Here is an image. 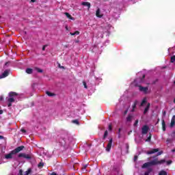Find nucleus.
Returning a JSON list of instances; mask_svg holds the SVG:
<instances>
[{"mask_svg": "<svg viewBox=\"0 0 175 175\" xmlns=\"http://www.w3.org/2000/svg\"><path fill=\"white\" fill-rule=\"evenodd\" d=\"M124 116L126 115V114H128V109L126 110V111H124Z\"/></svg>", "mask_w": 175, "mask_h": 175, "instance_id": "46", "label": "nucleus"}, {"mask_svg": "<svg viewBox=\"0 0 175 175\" xmlns=\"http://www.w3.org/2000/svg\"><path fill=\"white\" fill-rule=\"evenodd\" d=\"M33 72V70L32 68L26 69V73H27V75H32Z\"/></svg>", "mask_w": 175, "mask_h": 175, "instance_id": "18", "label": "nucleus"}, {"mask_svg": "<svg viewBox=\"0 0 175 175\" xmlns=\"http://www.w3.org/2000/svg\"><path fill=\"white\" fill-rule=\"evenodd\" d=\"M96 17H99V18H101L102 15H100V10L98 8V10L96 12Z\"/></svg>", "mask_w": 175, "mask_h": 175, "instance_id": "16", "label": "nucleus"}, {"mask_svg": "<svg viewBox=\"0 0 175 175\" xmlns=\"http://www.w3.org/2000/svg\"><path fill=\"white\" fill-rule=\"evenodd\" d=\"M137 105V100H136L133 105V109L131 110V111H135V109H136Z\"/></svg>", "mask_w": 175, "mask_h": 175, "instance_id": "19", "label": "nucleus"}, {"mask_svg": "<svg viewBox=\"0 0 175 175\" xmlns=\"http://www.w3.org/2000/svg\"><path fill=\"white\" fill-rule=\"evenodd\" d=\"M72 124H76V125H80V122H79V120H74L72 121Z\"/></svg>", "mask_w": 175, "mask_h": 175, "instance_id": "27", "label": "nucleus"}, {"mask_svg": "<svg viewBox=\"0 0 175 175\" xmlns=\"http://www.w3.org/2000/svg\"><path fill=\"white\" fill-rule=\"evenodd\" d=\"M108 135H109V132H108L107 130V131H105V133H104V135H103V139H106V137H107Z\"/></svg>", "mask_w": 175, "mask_h": 175, "instance_id": "26", "label": "nucleus"}, {"mask_svg": "<svg viewBox=\"0 0 175 175\" xmlns=\"http://www.w3.org/2000/svg\"><path fill=\"white\" fill-rule=\"evenodd\" d=\"M148 110H150V108L146 107L144 111V114H146L147 111H148Z\"/></svg>", "mask_w": 175, "mask_h": 175, "instance_id": "33", "label": "nucleus"}, {"mask_svg": "<svg viewBox=\"0 0 175 175\" xmlns=\"http://www.w3.org/2000/svg\"><path fill=\"white\" fill-rule=\"evenodd\" d=\"M163 152L160 151L157 153V155L153 156L152 158L154 159L153 161L145 163L142 165V169H146V167H150V166H155L157 165H162L166 162V160L165 159H161V160H158V157L159 155H162V153Z\"/></svg>", "mask_w": 175, "mask_h": 175, "instance_id": "1", "label": "nucleus"}, {"mask_svg": "<svg viewBox=\"0 0 175 175\" xmlns=\"http://www.w3.org/2000/svg\"><path fill=\"white\" fill-rule=\"evenodd\" d=\"M23 150H24V146L17 147L14 150H12L9 154H5V159H12V158H13V155H16V154H18L20 151H23Z\"/></svg>", "mask_w": 175, "mask_h": 175, "instance_id": "2", "label": "nucleus"}, {"mask_svg": "<svg viewBox=\"0 0 175 175\" xmlns=\"http://www.w3.org/2000/svg\"><path fill=\"white\" fill-rule=\"evenodd\" d=\"M175 150H172V152H174Z\"/></svg>", "mask_w": 175, "mask_h": 175, "instance_id": "56", "label": "nucleus"}, {"mask_svg": "<svg viewBox=\"0 0 175 175\" xmlns=\"http://www.w3.org/2000/svg\"><path fill=\"white\" fill-rule=\"evenodd\" d=\"M18 157V158H25V159H31V158H32L31 155L25 153H20Z\"/></svg>", "mask_w": 175, "mask_h": 175, "instance_id": "4", "label": "nucleus"}, {"mask_svg": "<svg viewBox=\"0 0 175 175\" xmlns=\"http://www.w3.org/2000/svg\"><path fill=\"white\" fill-rule=\"evenodd\" d=\"M121 129H118V138L120 139V137H121Z\"/></svg>", "mask_w": 175, "mask_h": 175, "instance_id": "35", "label": "nucleus"}, {"mask_svg": "<svg viewBox=\"0 0 175 175\" xmlns=\"http://www.w3.org/2000/svg\"><path fill=\"white\" fill-rule=\"evenodd\" d=\"M31 2H32L33 3L36 2V0H31Z\"/></svg>", "mask_w": 175, "mask_h": 175, "instance_id": "51", "label": "nucleus"}, {"mask_svg": "<svg viewBox=\"0 0 175 175\" xmlns=\"http://www.w3.org/2000/svg\"><path fill=\"white\" fill-rule=\"evenodd\" d=\"M0 139H5V137L3 136H2V135H0Z\"/></svg>", "mask_w": 175, "mask_h": 175, "instance_id": "48", "label": "nucleus"}, {"mask_svg": "<svg viewBox=\"0 0 175 175\" xmlns=\"http://www.w3.org/2000/svg\"><path fill=\"white\" fill-rule=\"evenodd\" d=\"M11 106H12V103H9L8 105V107H11Z\"/></svg>", "mask_w": 175, "mask_h": 175, "instance_id": "47", "label": "nucleus"}, {"mask_svg": "<svg viewBox=\"0 0 175 175\" xmlns=\"http://www.w3.org/2000/svg\"><path fill=\"white\" fill-rule=\"evenodd\" d=\"M174 84L175 85V81H174Z\"/></svg>", "mask_w": 175, "mask_h": 175, "instance_id": "58", "label": "nucleus"}, {"mask_svg": "<svg viewBox=\"0 0 175 175\" xmlns=\"http://www.w3.org/2000/svg\"><path fill=\"white\" fill-rule=\"evenodd\" d=\"M21 131H22L23 133H27V131L25 129H21Z\"/></svg>", "mask_w": 175, "mask_h": 175, "instance_id": "37", "label": "nucleus"}, {"mask_svg": "<svg viewBox=\"0 0 175 175\" xmlns=\"http://www.w3.org/2000/svg\"><path fill=\"white\" fill-rule=\"evenodd\" d=\"M159 151V148H154V149H152L151 150H149L147 152V154L148 155H151V154H155V152H158Z\"/></svg>", "mask_w": 175, "mask_h": 175, "instance_id": "9", "label": "nucleus"}, {"mask_svg": "<svg viewBox=\"0 0 175 175\" xmlns=\"http://www.w3.org/2000/svg\"><path fill=\"white\" fill-rule=\"evenodd\" d=\"M174 124H175V116H173L171 120V123H170L171 128H173V126H174Z\"/></svg>", "mask_w": 175, "mask_h": 175, "instance_id": "14", "label": "nucleus"}, {"mask_svg": "<svg viewBox=\"0 0 175 175\" xmlns=\"http://www.w3.org/2000/svg\"><path fill=\"white\" fill-rule=\"evenodd\" d=\"M0 100H3V97L0 96Z\"/></svg>", "mask_w": 175, "mask_h": 175, "instance_id": "50", "label": "nucleus"}, {"mask_svg": "<svg viewBox=\"0 0 175 175\" xmlns=\"http://www.w3.org/2000/svg\"><path fill=\"white\" fill-rule=\"evenodd\" d=\"M32 172V170L31 168H29L28 170L24 172L23 174V170H19V175H29V174Z\"/></svg>", "mask_w": 175, "mask_h": 175, "instance_id": "7", "label": "nucleus"}, {"mask_svg": "<svg viewBox=\"0 0 175 175\" xmlns=\"http://www.w3.org/2000/svg\"><path fill=\"white\" fill-rule=\"evenodd\" d=\"M47 47V45H44L42 46V51H44L46 50V48Z\"/></svg>", "mask_w": 175, "mask_h": 175, "instance_id": "38", "label": "nucleus"}, {"mask_svg": "<svg viewBox=\"0 0 175 175\" xmlns=\"http://www.w3.org/2000/svg\"><path fill=\"white\" fill-rule=\"evenodd\" d=\"M145 169H147V171L145 172L144 175H150V173L153 170L150 167H146Z\"/></svg>", "mask_w": 175, "mask_h": 175, "instance_id": "11", "label": "nucleus"}, {"mask_svg": "<svg viewBox=\"0 0 175 175\" xmlns=\"http://www.w3.org/2000/svg\"><path fill=\"white\" fill-rule=\"evenodd\" d=\"M8 64H9V62H6V63H5V65H8Z\"/></svg>", "mask_w": 175, "mask_h": 175, "instance_id": "54", "label": "nucleus"}, {"mask_svg": "<svg viewBox=\"0 0 175 175\" xmlns=\"http://www.w3.org/2000/svg\"><path fill=\"white\" fill-rule=\"evenodd\" d=\"M145 103H147V98H144L142 100L140 106H144Z\"/></svg>", "mask_w": 175, "mask_h": 175, "instance_id": "23", "label": "nucleus"}, {"mask_svg": "<svg viewBox=\"0 0 175 175\" xmlns=\"http://www.w3.org/2000/svg\"><path fill=\"white\" fill-rule=\"evenodd\" d=\"M170 62H172V64L175 62V55L171 57Z\"/></svg>", "mask_w": 175, "mask_h": 175, "instance_id": "29", "label": "nucleus"}, {"mask_svg": "<svg viewBox=\"0 0 175 175\" xmlns=\"http://www.w3.org/2000/svg\"><path fill=\"white\" fill-rule=\"evenodd\" d=\"M170 136H171L172 139H174L175 138V131H172Z\"/></svg>", "mask_w": 175, "mask_h": 175, "instance_id": "28", "label": "nucleus"}, {"mask_svg": "<svg viewBox=\"0 0 175 175\" xmlns=\"http://www.w3.org/2000/svg\"><path fill=\"white\" fill-rule=\"evenodd\" d=\"M0 114H3V110H0Z\"/></svg>", "mask_w": 175, "mask_h": 175, "instance_id": "52", "label": "nucleus"}, {"mask_svg": "<svg viewBox=\"0 0 175 175\" xmlns=\"http://www.w3.org/2000/svg\"><path fill=\"white\" fill-rule=\"evenodd\" d=\"M172 140H173L172 138H167V139H166V142H167V144L172 143Z\"/></svg>", "mask_w": 175, "mask_h": 175, "instance_id": "31", "label": "nucleus"}, {"mask_svg": "<svg viewBox=\"0 0 175 175\" xmlns=\"http://www.w3.org/2000/svg\"><path fill=\"white\" fill-rule=\"evenodd\" d=\"M150 106H151V104L150 103H148L146 107H148V109H150Z\"/></svg>", "mask_w": 175, "mask_h": 175, "instance_id": "45", "label": "nucleus"}, {"mask_svg": "<svg viewBox=\"0 0 175 175\" xmlns=\"http://www.w3.org/2000/svg\"><path fill=\"white\" fill-rule=\"evenodd\" d=\"M113 145V138L110 139L108 144L107 145L106 151L109 152L111 150V146Z\"/></svg>", "mask_w": 175, "mask_h": 175, "instance_id": "6", "label": "nucleus"}, {"mask_svg": "<svg viewBox=\"0 0 175 175\" xmlns=\"http://www.w3.org/2000/svg\"><path fill=\"white\" fill-rule=\"evenodd\" d=\"M81 5L83 6H87L88 9H90L91 8V3H90V2H82Z\"/></svg>", "mask_w": 175, "mask_h": 175, "instance_id": "12", "label": "nucleus"}, {"mask_svg": "<svg viewBox=\"0 0 175 175\" xmlns=\"http://www.w3.org/2000/svg\"><path fill=\"white\" fill-rule=\"evenodd\" d=\"M163 117H166V111H164L163 112Z\"/></svg>", "mask_w": 175, "mask_h": 175, "instance_id": "43", "label": "nucleus"}, {"mask_svg": "<svg viewBox=\"0 0 175 175\" xmlns=\"http://www.w3.org/2000/svg\"><path fill=\"white\" fill-rule=\"evenodd\" d=\"M148 129H150L148 126H147V125L143 126V127L142 129V135H147V133H148Z\"/></svg>", "mask_w": 175, "mask_h": 175, "instance_id": "5", "label": "nucleus"}, {"mask_svg": "<svg viewBox=\"0 0 175 175\" xmlns=\"http://www.w3.org/2000/svg\"><path fill=\"white\" fill-rule=\"evenodd\" d=\"M66 29H68V26L66 27Z\"/></svg>", "mask_w": 175, "mask_h": 175, "instance_id": "55", "label": "nucleus"}, {"mask_svg": "<svg viewBox=\"0 0 175 175\" xmlns=\"http://www.w3.org/2000/svg\"><path fill=\"white\" fill-rule=\"evenodd\" d=\"M64 14L66 16L67 18H69L70 20H75V18H73L70 14L65 12Z\"/></svg>", "mask_w": 175, "mask_h": 175, "instance_id": "15", "label": "nucleus"}, {"mask_svg": "<svg viewBox=\"0 0 175 175\" xmlns=\"http://www.w3.org/2000/svg\"><path fill=\"white\" fill-rule=\"evenodd\" d=\"M35 70L38 72V73H43V70L38 68V67H36L35 68Z\"/></svg>", "mask_w": 175, "mask_h": 175, "instance_id": "25", "label": "nucleus"}, {"mask_svg": "<svg viewBox=\"0 0 175 175\" xmlns=\"http://www.w3.org/2000/svg\"><path fill=\"white\" fill-rule=\"evenodd\" d=\"M159 175H167V172L165 170H161L159 172Z\"/></svg>", "mask_w": 175, "mask_h": 175, "instance_id": "24", "label": "nucleus"}, {"mask_svg": "<svg viewBox=\"0 0 175 175\" xmlns=\"http://www.w3.org/2000/svg\"><path fill=\"white\" fill-rule=\"evenodd\" d=\"M151 133H150L149 136L148 137V138L145 140V142H151Z\"/></svg>", "mask_w": 175, "mask_h": 175, "instance_id": "30", "label": "nucleus"}, {"mask_svg": "<svg viewBox=\"0 0 175 175\" xmlns=\"http://www.w3.org/2000/svg\"><path fill=\"white\" fill-rule=\"evenodd\" d=\"M132 118H133V116L131 114H129L128 116V117L126 118V122H132Z\"/></svg>", "mask_w": 175, "mask_h": 175, "instance_id": "17", "label": "nucleus"}, {"mask_svg": "<svg viewBox=\"0 0 175 175\" xmlns=\"http://www.w3.org/2000/svg\"><path fill=\"white\" fill-rule=\"evenodd\" d=\"M44 166V164L42 162L39 163L38 165V167H43Z\"/></svg>", "mask_w": 175, "mask_h": 175, "instance_id": "32", "label": "nucleus"}, {"mask_svg": "<svg viewBox=\"0 0 175 175\" xmlns=\"http://www.w3.org/2000/svg\"><path fill=\"white\" fill-rule=\"evenodd\" d=\"M76 43H79V41H76Z\"/></svg>", "mask_w": 175, "mask_h": 175, "instance_id": "57", "label": "nucleus"}, {"mask_svg": "<svg viewBox=\"0 0 175 175\" xmlns=\"http://www.w3.org/2000/svg\"><path fill=\"white\" fill-rule=\"evenodd\" d=\"M137 124H139V120H136L135 123H134V126H137Z\"/></svg>", "mask_w": 175, "mask_h": 175, "instance_id": "34", "label": "nucleus"}, {"mask_svg": "<svg viewBox=\"0 0 175 175\" xmlns=\"http://www.w3.org/2000/svg\"><path fill=\"white\" fill-rule=\"evenodd\" d=\"M9 76V70H5L3 73L0 76V79H5V77H8Z\"/></svg>", "mask_w": 175, "mask_h": 175, "instance_id": "8", "label": "nucleus"}, {"mask_svg": "<svg viewBox=\"0 0 175 175\" xmlns=\"http://www.w3.org/2000/svg\"><path fill=\"white\" fill-rule=\"evenodd\" d=\"M145 78H146V75H144L142 76V79H145Z\"/></svg>", "mask_w": 175, "mask_h": 175, "instance_id": "53", "label": "nucleus"}, {"mask_svg": "<svg viewBox=\"0 0 175 175\" xmlns=\"http://www.w3.org/2000/svg\"><path fill=\"white\" fill-rule=\"evenodd\" d=\"M162 130L163 132L166 131V123L165 122V120L162 119Z\"/></svg>", "mask_w": 175, "mask_h": 175, "instance_id": "13", "label": "nucleus"}, {"mask_svg": "<svg viewBox=\"0 0 175 175\" xmlns=\"http://www.w3.org/2000/svg\"><path fill=\"white\" fill-rule=\"evenodd\" d=\"M113 129V126H111V124L109 125V131H112Z\"/></svg>", "mask_w": 175, "mask_h": 175, "instance_id": "40", "label": "nucleus"}, {"mask_svg": "<svg viewBox=\"0 0 175 175\" xmlns=\"http://www.w3.org/2000/svg\"><path fill=\"white\" fill-rule=\"evenodd\" d=\"M59 67L61 68V69H65V67L64 66H61V64H59Z\"/></svg>", "mask_w": 175, "mask_h": 175, "instance_id": "44", "label": "nucleus"}, {"mask_svg": "<svg viewBox=\"0 0 175 175\" xmlns=\"http://www.w3.org/2000/svg\"><path fill=\"white\" fill-rule=\"evenodd\" d=\"M51 175H58V174H57V173L55 172H52Z\"/></svg>", "mask_w": 175, "mask_h": 175, "instance_id": "49", "label": "nucleus"}, {"mask_svg": "<svg viewBox=\"0 0 175 175\" xmlns=\"http://www.w3.org/2000/svg\"><path fill=\"white\" fill-rule=\"evenodd\" d=\"M172 162V160H169L166 162V163L167 165H171Z\"/></svg>", "mask_w": 175, "mask_h": 175, "instance_id": "41", "label": "nucleus"}, {"mask_svg": "<svg viewBox=\"0 0 175 175\" xmlns=\"http://www.w3.org/2000/svg\"><path fill=\"white\" fill-rule=\"evenodd\" d=\"M87 166H88V165H85L82 167V172L83 173H86L87 172Z\"/></svg>", "mask_w": 175, "mask_h": 175, "instance_id": "20", "label": "nucleus"}, {"mask_svg": "<svg viewBox=\"0 0 175 175\" xmlns=\"http://www.w3.org/2000/svg\"><path fill=\"white\" fill-rule=\"evenodd\" d=\"M139 87V91H141L142 92H144L145 94H147V91H148V88L143 87L142 85Z\"/></svg>", "mask_w": 175, "mask_h": 175, "instance_id": "10", "label": "nucleus"}, {"mask_svg": "<svg viewBox=\"0 0 175 175\" xmlns=\"http://www.w3.org/2000/svg\"><path fill=\"white\" fill-rule=\"evenodd\" d=\"M46 95H48V96H55V94L51 93V92H50L49 91H46Z\"/></svg>", "mask_w": 175, "mask_h": 175, "instance_id": "21", "label": "nucleus"}, {"mask_svg": "<svg viewBox=\"0 0 175 175\" xmlns=\"http://www.w3.org/2000/svg\"><path fill=\"white\" fill-rule=\"evenodd\" d=\"M83 84L85 88H88V87L87 86V83H85V81H83Z\"/></svg>", "mask_w": 175, "mask_h": 175, "instance_id": "36", "label": "nucleus"}, {"mask_svg": "<svg viewBox=\"0 0 175 175\" xmlns=\"http://www.w3.org/2000/svg\"><path fill=\"white\" fill-rule=\"evenodd\" d=\"M18 95V94H17L16 92H10L9 93V96L10 98H8V103H14V102H15L14 100V96H17Z\"/></svg>", "mask_w": 175, "mask_h": 175, "instance_id": "3", "label": "nucleus"}, {"mask_svg": "<svg viewBox=\"0 0 175 175\" xmlns=\"http://www.w3.org/2000/svg\"><path fill=\"white\" fill-rule=\"evenodd\" d=\"M70 35H71V36H75V35H80V31H76L74 33H70Z\"/></svg>", "mask_w": 175, "mask_h": 175, "instance_id": "22", "label": "nucleus"}, {"mask_svg": "<svg viewBox=\"0 0 175 175\" xmlns=\"http://www.w3.org/2000/svg\"><path fill=\"white\" fill-rule=\"evenodd\" d=\"M137 156H134V161L136 162V161H137Z\"/></svg>", "mask_w": 175, "mask_h": 175, "instance_id": "42", "label": "nucleus"}, {"mask_svg": "<svg viewBox=\"0 0 175 175\" xmlns=\"http://www.w3.org/2000/svg\"><path fill=\"white\" fill-rule=\"evenodd\" d=\"M157 83H158V79H155L154 81H153L152 82V84H156Z\"/></svg>", "mask_w": 175, "mask_h": 175, "instance_id": "39", "label": "nucleus"}]
</instances>
